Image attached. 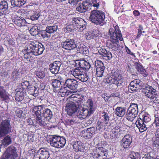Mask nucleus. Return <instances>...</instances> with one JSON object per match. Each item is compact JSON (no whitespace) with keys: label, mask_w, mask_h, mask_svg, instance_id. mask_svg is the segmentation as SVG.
<instances>
[{"label":"nucleus","mask_w":159,"mask_h":159,"mask_svg":"<svg viewBox=\"0 0 159 159\" xmlns=\"http://www.w3.org/2000/svg\"><path fill=\"white\" fill-rule=\"evenodd\" d=\"M110 37L111 41L113 44L111 45V47L114 50H118L119 48V40L120 41L123 40L121 33L119 27L117 25L115 27V30L113 28H110L109 31Z\"/></svg>","instance_id":"nucleus-3"},{"label":"nucleus","mask_w":159,"mask_h":159,"mask_svg":"<svg viewBox=\"0 0 159 159\" xmlns=\"http://www.w3.org/2000/svg\"><path fill=\"white\" fill-rule=\"evenodd\" d=\"M140 154L138 152H132L128 157V159H140Z\"/></svg>","instance_id":"nucleus-47"},{"label":"nucleus","mask_w":159,"mask_h":159,"mask_svg":"<svg viewBox=\"0 0 159 159\" xmlns=\"http://www.w3.org/2000/svg\"><path fill=\"white\" fill-rule=\"evenodd\" d=\"M41 35L43 38L49 37L50 36V34L47 32L46 29L45 30L42 31L41 33Z\"/></svg>","instance_id":"nucleus-57"},{"label":"nucleus","mask_w":159,"mask_h":159,"mask_svg":"<svg viewBox=\"0 0 159 159\" xmlns=\"http://www.w3.org/2000/svg\"><path fill=\"white\" fill-rule=\"evenodd\" d=\"M105 17V13L102 11H100V26H103V29L106 28V23L104 21Z\"/></svg>","instance_id":"nucleus-42"},{"label":"nucleus","mask_w":159,"mask_h":159,"mask_svg":"<svg viewBox=\"0 0 159 159\" xmlns=\"http://www.w3.org/2000/svg\"><path fill=\"white\" fill-rule=\"evenodd\" d=\"M46 29L47 32L50 34L56 32L57 30L58 27L56 25H52V26H48L46 27Z\"/></svg>","instance_id":"nucleus-43"},{"label":"nucleus","mask_w":159,"mask_h":159,"mask_svg":"<svg viewBox=\"0 0 159 159\" xmlns=\"http://www.w3.org/2000/svg\"><path fill=\"white\" fill-rule=\"evenodd\" d=\"M82 0H68V2L73 6H75L79 1Z\"/></svg>","instance_id":"nucleus-59"},{"label":"nucleus","mask_w":159,"mask_h":159,"mask_svg":"<svg viewBox=\"0 0 159 159\" xmlns=\"http://www.w3.org/2000/svg\"><path fill=\"white\" fill-rule=\"evenodd\" d=\"M10 121L8 120H3L0 125V137H2L11 131Z\"/></svg>","instance_id":"nucleus-8"},{"label":"nucleus","mask_w":159,"mask_h":159,"mask_svg":"<svg viewBox=\"0 0 159 159\" xmlns=\"http://www.w3.org/2000/svg\"><path fill=\"white\" fill-rule=\"evenodd\" d=\"M61 65V63L60 61H54L49 65V70L52 74H56L58 72Z\"/></svg>","instance_id":"nucleus-19"},{"label":"nucleus","mask_w":159,"mask_h":159,"mask_svg":"<svg viewBox=\"0 0 159 159\" xmlns=\"http://www.w3.org/2000/svg\"><path fill=\"white\" fill-rule=\"evenodd\" d=\"M8 4L6 1H2L0 3V15L7 14L9 13Z\"/></svg>","instance_id":"nucleus-25"},{"label":"nucleus","mask_w":159,"mask_h":159,"mask_svg":"<svg viewBox=\"0 0 159 159\" xmlns=\"http://www.w3.org/2000/svg\"><path fill=\"white\" fill-rule=\"evenodd\" d=\"M135 66L139 72H143L145 71V70L142 68V66L138 62L135 63Z\"/></svg>","instance_id":"nucleus-53"},{"label":"nucleus","mask_w":159,"mask_h":159,"mask_svg":"<svg viewBox=\"0 0 159 159\" xmlns=\"http://www.w3.org/2000/svg\"><path fill=\"white\" fill-rule=\"evenodd\" d=\"M89 19L94 24L98 25L99 24V11L96 10L92 11Z\"/></svg>","instance_id":"nucleus-20"},{"label":"nucleus","mask_w":159,"mask_h":159,"mask_svg":"<svg viewBox=\"0 0 159 159\" xmlns=\"http://www.w3.org/2000/svg\"><path fill=\"white\" fill-rule=\"evenodd\" d=\"M36 75L40 79H43L45 76V74L43 72H37L36 73Z\"/></svg>","instance_id":"nucleus-56"},{"label":"nucleus","mask_w":159,"mask_h":159,"mask_svg":"<svg viewBox=\"0 0 159 159\" xmlns=\"http://www.w3.org/2000/svg\"><path fill=\"white\" fill-rule=\"evenodd\" d=\"M49 156L48 149L41 148L34 155L33 159H48Z\"/></svg>","instance_id":"nucleus-13"},{"label":"nucleus","mask_w":159,"mask_h":159,"mask_svg":"<svg viewBox=\"0 0 159 159\" xmlns=\"http://www.w3.org/2000/svg\"><path fill=\"white\" fill-rule=\"evenodd\" d=\"M107 155V152L105 149L100 148V159H106Z\"/></svg>","instance_id":"nucleus-44"},{"label":"nucleus","mask_w":159,"mask_h":159,"mask_svg":"<svg viewBox=\"0 0 159 159\" xmlns=\"http://www.w3.org/2000/svg\"><path fill=\"white\" fill-rule=\"evenodd\" d=\"M44 48L40 43L36 42H32L27 45L26 49L24 51V57L26 59L30 58V54L38 56L42 54Z\"/></svg>","instance_id":"nucleus-1"},{"label":"nucleus","mask_w":159,"mask_h":159,"mask_svg":"<svg viewBox=\"0 0 159 159\" xmlns=\"http://www.w3.org/2000/svg\"><path fill=\"white\" fill-rule=\"evenodd\" d=\"M11 136L7 135L2 140V145L5 147H7L11 143Z\"/></svg>","instance_id":"nucleus-38"},{"label":"nucleus","mask_w":159,"mask_h":159,"mask_svg":"<svg viewBox=\"0 0 159 159\" xmlns=\"http://www.w3.org/2000/svg\"><path fill=\"white\" fill-rule=\"evenodd\" d=\"M78 79L83 82H85L88 79V77L87 74L84 71L83 73L80 76H79Z\"/></svg>","instance_id":"nucleus-49"},{"label":"nucleus","mask_w":159,"mask_h":159,"mask_svg":"<svg viewBox=\"0 0 159 159\" xmlns=\"http://www.w3.org/2000/svg\"><path fill=\"white\" fill-rule=\"evenodd\" d=\"M91 9V7L88 6L86 2H83L82 3H80L79 6L76 8L77 11L81 13L85 12L87 11H89Z\"/></svg>","instance_id":"nucleus-28"},{"label":"nucleus","mask_w":159,"mask_h":159,"mask_svg":"<svg viewBox=\"0 0 159 159\" xmlns=\"http://www.w3.org/2000/svg\"><path fill=\"white\" fill-rule=\"evenodd\" d=\"M25 0H11V3L14 7H20L25 3Z\"/></svg>","instance_id":"nucleus-32"},{"label":"nucleus","mask_w":159,"mask_h":159,"mask_svg":"<svg viewBox=\"0 0 159 159\" xmlns=\"http://www.w3.org/2000/svg\"><path fill=\"white\" fill-rule=\"evenodd\" d=\"M28 28L30 34L33 36L36 35L38 34L39 31L40 30V26L34 25L30 29Z\"/></svg>","instance_id":"nucleus-34"},{"label":"nucleus","mask_w":159,"mask_h":159,"mask_svg":"<svg viewBox=\"0 0 159 159\" xmlns=\"http://www.w3.org/2000/svg\"><path fill=\"white\" fill-rule=\"evenodd\" d=\"M14 23L19 26L25 27L27 29L28 28L26 25L27 23L24 18L22 17H17L14 20Z\"/></svg>","instance_id":"nucleus-27"},{"label":"nucleus","mask_w":159,"mask_h":159,"mask_svg":"<svg viewBox=\"0 0 159 159\" xmlns=\"http://www.w3.org/2000/svg\"><path fill=\"white\" fill-rule=\"evenodd\" d=\"M33 113L35 114L36 122L37 124L42 126H44L47 125L48 122L47 119L43 117L42 116L39 114V115L36 112Z\"/></svg>","instance_id":"nucleus-24"},{"label":"nucleus","mask_w":159,"mask_h":159,"mask_svg":"<svg viewBox=\"0 0 159 159\" xmlns=\"http://www.w3.org/2000/svg\"><path fill=\"white\" fill-rule=\"evenodd\" d=\"M32 112H36L45 118L49 117L50 119L52 116V113L51 110L43 107V106H34L32 108Z\"/></svg>","instance_id":"nucleus-5"},{"label":"nucleus","mask_w":159,"mask_h":159,"mask_svg":"<svg viewBox=\"0 0 159 159\" xmlns=\"http://www.w3.org/2000/svg\"><path fill=\"white\" fill-rule=\"evenodd\" d=\"M95 129L93 127H90L82 131V136L85 139H90L94 133Z\"/></svg>","instance_id":"nucleus-23"},{"label":"nucleus","mask_w":159,"mask_h":159,"mask_svg":"<svg viewBox=\"0 0 159 159\" xmlns=\"http://www.w3.org/2000/svg\"><path fill=\"white\" fill-rule=\"evenodd\" d=\"M80 106V107H79L78 110L77 116V118L82 120L84 119L87 116H90L92 113H90V112L89 111L88 109L86 107H84V106L82 103Z\"/></svg>","instance_id":"nucleus-12"},{"label":"nucleus","mask_w":159,"mask_h":159,"mask_svg":"<svg viewBox=\"0 0 159 159\" xmlns=\"http://www.w3.org/2000/svg\"><path fill=\"white\" fill-rule=\"evenodd\" d=\"M141 118H138L136 122V125L137 127L138 128L140 126H142V125H143V124H146L145 122H144L143 121Z\"/></svg>","instance_id":"nucleus-54"},{"label":"nucleus","mask_w":159,"mask_h":159,"mask_svg":"<svg viewBox=\"0 0 159 159\" xmlns=\"http://www.w3.org/2000/svg\"><path fill=\"white\" fill-rule=\"evenodd\" d=\"M116 127H115V128L112 130L111 135L112 136V137L115 138L117 136V134H118V131H116Z\"/></svg>","instance_id":"nucleus-61"},{"label":"nucleus","mask_w":159,"mask_h":159,"mask_svg":"<svg viewBox=\"0 0 159 159\" xmlns=\"http://www.w3.org/2000/svg\"><path fill=\"white\" fill-rule=\"evenodd\" d=\"M83 69H82L76 68L73 70L71 71V74L76 78L78 79L79 76L83 73Z\"/></svg>","instance_id":"nucleus-36"},{"label":"nucleus","mask_w":159,"mask_h":159,"mask_svg":"<svg viewBox=\"0 0 159 159\" xmlns=\"http://www.w3.org/2000/svg\"><path fill=\"white\" fill-rule=\"evenodd\" d=\"M155 122L156 126H159V114L155 116Z\"/></svg>","instance_id":"nucleus-63"},{"label":"nucleus","mask_w":159,"mask_h":159,"mask_svg":"<svg viewBox=\"0 0 159 159\" xmlns=\"http://www.w3.org/2000/svg\"><path fill=\"white\" fill-rule=\"evenodd\" d=\"M152 100L154 102L156 103H159V95L157 93Z\"/></svg>","instance_id":"nucleus-60"},{"label":"nucleus","mask_w":159,"mask_h":159,"mask_svg":"<svg viewBox=\"0 0 159 159\" xmlns=\"http://www.w3.org/2000/svg\"><path fill=\"white\" fill-rule=\"evenodd\" d=\"M0 98L4 100H6L9 98V97L7 94L5 90L3 87L0 86Z\"/></svg>","instance_id":"nucleus-41"},{"label":"nucleus","mask_w":159,"mask_h":159,"mask_svg":"<svg viewBox=\"0 0 159 159\" xmlns=\"http://www.w3.org/2000/svg\"><path fill=\"white\" fill-rule=\"evenodd\" d=\"M142 82L139 79H135L132 81L129 86V90L131 91L130 93H133L139 90L142 88Z\"/></svg>","instance_id":"nucleus-15"},{"label":"nucleus","mask_w":159,"mask_h":159,"mask_svg":"<svg viewBox=\"0 0 159 159\" xmlns=\"http://www.w3.org/2000/svg\"><path fill=\"white\" fill-rule=\"evenodd\" d=\"M143 92L148 98L152 100L156 94V90L152 86H148L143 89Z\"/></svg>","instance_id":"nucleus-18"},{"label":"nucleus","mask_w":159,"mask_h":159,"mask_svg":"<svg viewBox=\"0 0 159 159\" xmlns=\"http://www.w3.org/2000/svg\"><path fill=\"white\" fill-rule=\"evenodd\" d=\"M104 82L109 84H115L117 86L121 84L122 82V81L119 78L118 74L116 72L112 73L110 76L104 80Z\"/></svg>","instance_id":"nucleus-9"},{"label":"nucleus","mask_w":159,"mask_h":159,"mask_svg":"<svg viewBox=\"0 0 159 159\" xmlns=\"http://www.w3.org/2000/svg\"><path fill=\"white\" fill-rule=\"evenodd\" d=\"M86 106L89 109V111L90 113H92L94 111V108L93 106V104L92 101L91 99H88L86 102Z\"/></svg>","instance_id":"nucleus-39"},{"label":"nucleus","mask_w":159,"mask_h":159,"mask_svg":"<svg viewBox=\"0 0 159 159\" xmlns=\"http://www.w3.org/2000/svg\"><path fill=\"white\" fill-rule=\"evenodd\" d=\"M4 156L7 159H15L18 156L16 148L13 145L10 146L6 149Z\"/></svg>","instance_id":"nucleus-11"},{"label":"nucleus","mask_w":159,"mask_h":159,"mask_svg":"<svg viewBox=\"0 0 159 159\" xmlns=\"http://www.w3.org/2000/svg\"><path fill=\"white\" fill-rule=\"evenodd\" d=\"M78 82L74 79H68L65 81V85L70 89L71 93H74L78 87Z\"/></svg>","instance_id":"nucleus-16"},{"label":"nucleus","mask_w":159,"mask_h":159,"mask_svg":"<svg viewBox=\"0 0 159 159\" xmlns=\"http://www.w3.org/2000/svg\"><path fill=\"white\" fill-rule=\"evenodd\" d=\"M71 97V101L67 102L66 106L67 113L70 116H72L78 110L83 99L82 97L78 94H73Z\"/></svg>","instance_id":"nucleus-2"},{"label":"nucleus","mask_w":159,"mask_h":159,"mask_svg":"<svg viewBox=\"0 0 159 159\" xmlns=\"http://www.w3.org/2000/svg\"><path fill=\"white\" fill-rule=\"evenodd\" d=\"M139 116V118L146 124L151 120L150 115L145 113H141Z\"/></svg>","instance_id":"nucleus-33"},{"label":"nucleus","mask_w":159,"mask_h":159,"mask_svg":"<svg viewBox=\"0 0 159 159\" xmlns=\"http://www.w3.org/2000/svg\"><path fill=\"white\" fill-rule=\"evenodd\" d=\"M152 144L154 147H155L157 148H159V138L157 137H156L153 139Z\"/></svg>","instance_id":"nucleus-52"},{"label":"nucleus","mask_w":159,"mask_h":159,"mask_svg":"<svg viewBox=\"0 0 159 159\" xmlns=\"http://www.w3.org/2000/svg\"><path fill=\"white\" fill-rule=\"evenodd\" d=\"M93 62L91 58L86 56V57L80 61L79 62V65L81 68L85 69L86 70H89L93 64Z\"/></svg>","instance_id":"nucleus-14"},{"label":"nucleus","mask_w":159,"mask_h":159,"mask_svg":"<svg viewBox=\"0 0 159 159\" xmlns=\"http://www.w3.org/2000/svg\"><path fill=\"white\" fill-rule=\"evenodd\" d=\"M138 113L137 104L135 103L131 104L127 111V119L130 121H133L137 116Z\"/></svg>","instance_id":"nucleus-6"},{"label":"nucleus","mask_w":159,"mask_h":159,"mask_svg":"<svg viewBox=\"0 0 159 159\" xmlns=\"http://www.w3.org/2000/svg\"><path fill=\"white\" fill-rule=\"evenodd\" d=\"M71 22L75 31L81 32L86 27V23L81 18H73Z\"/></svg>","instance_id":"nucleus-7"},{"label":"nucleus","mask_w":159,"mask_h":159,"mask_svg":"<svg viewBox=\"0 0 159 159\" xmlns=\"http://www.w3.org/2000/svg\"><path fill=\"white\" fill-rule=\"evenodd\" d=\"M132 138L129 135H126L121 142V146L125 148H129L132 142Z\"/></svg>","instance_id":"nucleus-21"},{"label":"nucleus","mask_w":159,"mask_h":159,"mask_svg":"<svg viewBox=\"0 0 159 159\" xmlns=\"http://www.w3.org/2000/svg\"><path fill=\"white\" fill-rule=\"evenodd\" d=\"M26 79L28 80H26L21 83V86H22L21 88L20 89H22V90L24 91V89H28L29 87H30L31 84H32L34 83H36L37 81L36 77L33 75L31 74H29L26 76Z\"/></svg>","instance_id":"nucleus-10"},{"label":"nucleus","mask_w":159,"mask_h":159,"mask_svg":"<svg viewBox=\"0 0 159 159\" xmlns=\"http://www.w3.org/2000/svg\"><path fill=\"white\" fill-rule=\"evenodd\" d=\"M101 118L103 120V121H106L107 123L109 120V117L107 113L102 112L101 113Z\"/></svg>","instance_id":"nucleus-51"},{"label":"nucleus","mask_w":159,"mask_h":159,"mask_svg":"<svg viewBox=\"0 0 159 159\" xmlns=\"http://www.w3.org/2000/svg\"><path fill=\"white\" fill-rule=\"evenodd\" d=\"M23 111L21 110H18L16 111V116L19 118H20L22 116V114Z\"/></svg>","instance_id":"nucleus-62"},{"label":"nucleus","mask_w":159,"mask_h":159,"mask_svg":"<svg viewBox=\"0 0 159 159\" xmlns=\"http://www.w3.org/2000/svg\"><path fill=\"white\" fill-rule=\"evenodd\" d=\"M52 85L54 88H60L61 86V82L58 80H53Z\"/></svg>","instance_id":"nucleus-48"},{"label":"nucleus","mask_w":159,"mask_h":159,"mask_svg":"<svg viewBox=\"0 0 159 159\" xmlns=\"http://www.w3.org/2000/svg\"><path fill=\"white\" fill-rule=\"evenodd\" d=\"M74 149L76 152H83L84 150V144L80 141L75 142L73 145Z\"/></svg>","instance_id":"nucleus-29"},{"label":"nucleus","mask_w":159,"mask_h":159,"mask_svg":"<svg viewBox=\"0 0 159 159\" xmlns=\"http://www.w3.org/2000/svg\"><path fill=\"white\" fill-rule=\"evenodd\" d=\"M115 112L117 116L122 117L125 114L126 108L123 107H118L116 108Z\"/></svg>","instance_id":"nucleus-30"},{"label":"nucleus","mask_w":159,"mask_h":159,"mask_svg":"<svg viewBox=\"0 0 159 159\" xmlns=\"http://www.w3.org/2000/svg\"><path fill=\"white\" fill-rule=\"evenodd\" d=\"M100 73L101 74L100 75V77L102 76L103 75V74L104 73V70L105 69V67L102 61H100Z\"/></svg>","instance_id":"nucleus-55"},{"label":"nucleus","mask_w":159,"mask_h":159,"mask_svg":"<svg viewBox=\"0 0 159 159\" xmlns=\"http://www.w3.org/2000/svg\"><path fill=\"white\" fill-rule=\"evenodd\" d=\"M84 2L87 3V6L90 7L93 6L98 8L99 5V2L97 3L96 0H85Z\"/></svg>","instance_id":"nucleus-37"},{"label":"nucleus","mask_w":159,"mask_h":159,"mask_svg":"<svg viewBox=\"0 0 159 159\" xmlns=\"http://www.w3.org/2000/svg\"><path fill=\"white\" fill-rule=\"evenodd\" d=\"M112 57V55L111 52H107L106 49L104 48L100 49V58L107 60H110Z\"/></svg>","instance_id":"nucleus-26"},{"label":"nucleus","mask_w":159,"mask_h":159,"mask_svg":"<svg viewBox=\"0 0 159 159\" xmlns=\"http://www.w3.org/2000/svg\"><path fill=\"white\" fill-rule=\"evenodd\" d=\"M36 84V82L35 83ZM34 85H30L28 88V93L31 95L34 96H37L39 90L40 89V84L39 82H38L37 85H34V83L33 84Z\"/></svg>","instance_id":"nucleus-22"},{"label":"nucleus","mask_w":159,"mask_h":159,"mask_svg":"<svg viewBox=\"0 0 159 159\" xmlns=\"http://www.w3.org/2000/svg\"><path fill=\"white\" fill-rule=\"evenodd\" d=\"M78 122L77 117H73L69 119L66 120V122L68 125H71Z\"/></svg>","instance_id":"nucleus-45"},{"label":"nucleus","mask_w":159,"mask_h":159,"mask_svg":"<svg viewBox=\"0 0 159 159\" xmlns=\"http://www.w3.org/2000/svg\"><path fill=\"white\" fill-rule=\"evenodd\" d=\"M62 48L64 49L69 51L74 49L77 47L73 39H67L65 41L62 42L61 43Z\"/></svg>","instance_id":"nucleus-17"},{"label":"nucleus","mask_w":159,"mask_h":159,"mask_svg":"<svg viewBox=\"0 0 159 159\" xmlns=\"http://www.w3.org/2000/svg\"><path fill=\"white\" fill-rule=\"evenodd\" d=\"M152 157L150 156V154L148 153L145 154L144 156L142 157V159H151Z\"/></svg>","instance_id":"nucleus-64"},{"label":"nucleus","mask_w":159,"mask_h":159,"mask_svg":"<svg viewBox=\"0 0 159 159\" xmlns=\"http://www.w3.org/2000/svg\"><path fill=\"white\" fill-rule=\"evenodd\" d=\"M99 61L98 60H96L95 62V68L96 69V74L97 75V80H98V77H99Z\"/></svg>","instance_id":"nucleus-50"},{"label":"nucleus","mask_w":159,"mask_h":159,"mask_svg":"<svg viewBox=\"0 0 159 159\" xmlns=\"http://www.w3.org/2000/svg\"><path fill=\"white\" fill-rule=\"evenodd\" d=\"M77 50L78 52L83 54H86L88 52L87 48L83 44H80Z\"/></svg>","instance_id":"nucleus-40"},{"label":"nucleus","mask_w":159,"mask_h":159,"mask_svg":"<svg viewBox=\"0 0 159 159\" xmlns=\"http://www.w3.org/2000/svg\"><path fill=\"white\" fill-rule=\"evenodd\" d=\"M25 93V91L22 90V89H19L17 91L15 96V98L18 102L22 101L24 98Z\"/></svg>","instance_id":"nucleus-31"},{"label":"nucleus","mask_w":159,"mask_h":159,"mask_svg":"<svg viewBox=\"0 0 159 159\" xmlns=\"http://www.w3.org/2000/svg\"><path fill=\"white\" fill-rule=\"evenodd\" d=\"M138 128L140 132H143L146 131L147 129L146 124L142 125V126H140V127Z\"/></svg>","instance_id":"nucleus-58"},{"label":"nucleus","mask_w":159,"mask_h":159,"mask_svg":"<svg viewBox=\"0 0 159 159\" xmlns=\"http://www.w3.org/2000/svg\"><path fill=\"white\" fill-rule=\"evenodd\" d=\"M48 141L52 146L57 148L63 147L66 143L64 138L56 135L51 136Z\"/></svg>","instance_id":"nucleus-4"},{"label":"nucleus","mask_w":159,"mask_h":159,"mask_svg":"<svg viewBox=\"0 0 159 159\" xmlns=\"http://www.w3.org/2000/svg\"><path fill=\"white\" fill-rule=\"evenodd\" d=\"M57 90L58 91L59 95L61 97H64L68 95L67 90L64 87L61 89L59 88L57 89Z\"/></svg>","instance_id":"nucleus-46"},{"label":"nucleus","mask_w":159,"mask_h":159,"mask_svg":"<svg viewBox=\"0 0 159 159\" xmlns=\"http://www.w3.org/2000/svg\"><path fill=\"white\" fill-rule=\"evenodd\" d=\"M42 16L40 12L37 11H33L30 16V19L32 21H35L38 20Z\"/></svg>","instance_id":"nucleus-35"}]
</instances>
